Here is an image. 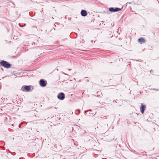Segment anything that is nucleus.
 Here are the masks:
<instances>
[{
  "mask_svg": "<svg viewBox=\"0 0 159 159\" xmlns=\"http://www.w3.org/2000/svg\"><path fill=\"white\" fill-rule=\"evenodd\" d=\"M146 108V106L145 105H143L142 103H141V107H140V109L142 114L143 113Z\"/></svg>",
  "mask_w": 159,
  "mask_h": 159,
  "instance_id": "nucleus-6",
  "label": "nucleus"
},
{
  "mask_svg": "<svg viewBox=\"0 0 159 159\" xmlns=\"http://www.w3.org/2000/svg\"><path fill=\"white\" fill-rule=\"evenodd\" d=\"M0 64L5 68H9L11 67V65L9 62L6 61H2L0 62Z\"/></svg>",
  "mask_w": 159,
  "mask_h": 159,
  "instance_id": "nucleus-1",
  "label": "nucleus"
},
{
  "mask_svg": "<svg viewBox=\"0 0 159 159\" xmlns=\"http://www.w3.org/2000/svg\"><path fill=\"white\" fill-rule=\"evenodd\" d=\"M31 89V87L30 86H23L21 88V90L23 91H29Z\"/></svg>",
  "mask_w": 159,
  "mask_h": 159,
  "instance_id": "nucleus-2",
  "label": "nucleus"
},
{
  "mask_svg": "<svg viewBox=\"0 0 159 159\" xmlns=\"http://www.w3.org/2000/svg\"><path fill=\"white\" fill-rule=\"evenodd\" d=\"M87 111H85V112L86 113V112H87Z\"/></svg>",
  "mask_w": 159,
  "mask_h": 159,
  "instance_id": "nucleus-12",
  "label": "nucleus"
},
{
  "mask_svg": "<svg viewBox=\"0 0 159 159\" xmlns=\"http://www.w3.org/2000/svg\"><path fill=\"white\" fill-rule=\"evenodd\" d=\"M109 10L111 12H116L118 11H120L121 9L119 8H113L110 7L109 8Z\"/></svg>",
  "mask_w": 159,
  "mask_h": 159,
  "instance_id": "nucleus-3",
  "label": "nucleus"
},
{
  "mask_svg": "<svg viewBox=\"0 0 159 159\" xmlns=\"http://www.w3.org/2000/svg\"><path fill=\"white\" fill-rule=\"evenodd\" d=\"M89 111H92V110H89Z\"/></svg>",
  "mask_w": 159,
  "mask_h": 159,
  "instance_id": "nucleus-11",
  "label": "nucleus"
},
{
  "mask_svg": "<svg viewBox=\"0 0 159 159\" xmlns=\"http://www.w3.org/2000/svg\"><path fill=\"white\" fill-rule=\"evenodd\" d=\"M25 25H26V24H25V25H24V26H22V25H20V24H19V25L20 26V27H24V26H25Z\"/></svg>",
  "mask_w": 159,
  "mask_h": 159,
  "instance_id": "nucleus-9",
  "label": "nucleus"
},
{
  "mask_svg": "<svg viewBox=\"0 0 159 159\" xmlns=\"http://www.w3.org/2000/svg\"><path fill=\"white\" fill-rule=\"evenodd\" d=\"M81 14L83 16H85L87 15V12L85 10H82L81 11Z\"/></svg>",
  "mask_w": 159,
  "mask_h": 159,
  "instance_id": "nucleus-7",
  "label": "nucleus"
},
{
  "mask_svg": "<svg viewBox=\"0 0 159 159\" xmlns=\"http://www.w3.org/2000/svg\"><path fill=\"white\" fill-rule=\"evenodd\" d=\"M156 90H157V91L159 90V89H156Z\"/></svg>",
  "mask_w": 159,
  "mask_h": 159,
  "instance_id": "nucleus-10",
  "label": "nucleus"
},
{
  "mask_svg": "<svg viewBox=\"0 0 159 159\" xmlns=\"http://www.w3.org/2000/svg\"><path fill=\"white\" fill-rule=\"evenodd\" d=\"M39 84L41 86L44 87L46 85V82L44 80L41 79L39 81Z\"/></svg>",
  "mask_w": 159,
  "mask_h": 159,
  "instance_id": "nucleus-5",
  "label": "nucleus"
},
{
  "mask_svg": "<svg viewBox=\"0 0 159 159\" xmlns=\"http://www.w3.org/2000/svg\"><path fill=\"white\" fill-rule=\"evenodd\" d=\"M65 98V94L63 93H60L57 95V98L58 99L61 100H63Z\"/></svg>",
  "mask_w": 159,
  "mask_h": 159,
  "instance_id": "nucleus-4",
  "label": "nucleus"
},
{
  "mask_svg": "<svg viewBox=\"0 0 159 159\" xmlns=\"http://www.w3.org/2000/svg\"><path fill=\"white\" fill-rule=\"evenodd\" d=\"M138 42L142 44V43H144L145 42V39L143 38H140L138 39Z\"/></svg>",
  "mask_w": 159,
  "mask_h": 159,
  "instance_id": "nucleus-8",
  "label": "nucleus"
}]
</instances>
